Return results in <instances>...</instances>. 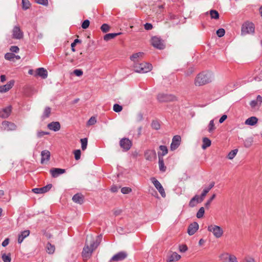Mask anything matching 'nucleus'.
Listing matches in <instances>:
<instances>
[{
  "instance_id": "nucleus-1",
  "label": "nucleus",
  "mask_w": 262,
  "mask_h": 262,
  "mask_svg": "<svg viewBox=\"0 0 262 262\" xmlns=\"http://www.w3.org/2000/svg\"><path fill=\"white\" fill-rule=\"evenodd\" d=\"M102 237V235L97 236L96 238L92 235L87 236L85 246L82 252V256L84 258L88 259L91 257L93 251L100 244Z\"/></svg>"
},
{
  "instance_id": "nucleus-2",
  "label": "nucleus",
  "mask_w": 262,
  "mask_h": 262,
  "mask_svg": "<svg viewBox=\"0 0 262 262\" xmlns=\"http://www.w3.org/2000/svg\"><path fill=\"white\" fill-rule=\"evenodd\" d=\"M212 74L210 72H203L199 74L195 78L194 84L201 86L211 82Z\"/></svg>"
},
{
  "instance_id": "nucleus-3",
  "label": "nucleus",
  "mask_w": 262,
  "mask_h": 262,
  "mask_svg": "<svg viewBox=\"0 0 262 262\" xmlns=\"http://www.w3.org/2000/svg\"><path fill=\"white\" fill-rule=\"evenodd\" d=\"M152 68V65L147 62H136L134 65L135 71L141 73H147L151 70Z\"/></svg>"
},
{
  "instance_id": "nucleus-4",
  "label": "nucleus",
  "mask_w": 262,
  "mask_h": 262,
  "mask_svg": "<svg viewBox=\"0 0 262 262\" xmlns=\"http://www.w3.org/2000/svg\"><path fill=\"white\" fill-rule=\"evenodd\" d=\"M207 229L209 232H212L214 236L217 238L222 237L224 233L223 229L215 225L208 226Z\"/></svg>"
},
{
  "instance_id": "nucleus-5",
  "label": "nucleus",
  "mask_w": 262,
  "mask_h": 262,
  "mask_svg": "<svg viewBox=\"0 0 262 262\" xmlns=\"http://www.w3.org/2000/svg\"><path fill=\"white\" fill-rule=\"evenodd\" d=\"M157 99L161 102H167L177 100V98L174 95L164 93L159 94L157 96Z\"/></svg>"
},
{
  "instance_id": "nucleus-6",
  "label": "nucleus",
  "mask_w": 262,
  "mask_h": 262,
  "mask_svg": "<svg viewBox=\"0 0 262 262\" xmlns=\"http://www.w3.org/2000/svg\"><path fill=\"white\" fill-rule=\"evenodd\" d=\"M254 32V26L253 23L246 22L242 25L241 34L242 35L253 33Z\"/></svg>"
},
{
  "instance_id": "nucleus-7",
  "label": "nucleus",
  "mask_w": 262,
  "mask_h": 262,
  "mask_svg": "<svg viewBox=\"0 0 262 262\" xmlns=\"http://www.w3.org/2000/svg\"><path fill=\"white\" fill-rule=\"evenodd\" d=\"M222 262H237V258L234 255L229 253H224L219 256Z\"/></svg>"
},
{
  "instance_id": "nucleus-8",
  "label": "nucleus",
  "mask_w": 262,
  "mask_h": 262,
  "mask_svg": "<svg viewBox=\"0 0 262 262\" xmlns=\"http://www.w3.org/2000/svg\"><path fill=\"white\" fill-rule=\"evenodd\" d=\"M12 38L16 39H20L24 36V33L18 26H15L12 29Z\"/></svg>"
},
{
  "instance_id": "nucleus-9",
  "label": "nucleus",
  "mask_w": 262,
  "mask_h": 262,
  "mask_svg": "<svg viewBox=\"0 0 262 262\" xmlns=\"http://www.w3.org/2000/svg\"><path fill=\"white\" fill-rule=\"evenodd\" d=\"M127 256V253L124 251H121L115 254L110 260L109 262L119 261L124 260Z\"/></svg>"
},
{
  "instance_id": "nucleus-10",
  "label": "nucleus",
  "mask_w": 262,
  "mask_h": 262,
  "mask_svg": "<svg viewBox=\"0 0 262 262\" xmlns=\"http://www.w3.org/2000/svg\"><path fill=\"white\" fill-rule=\"evenodd\" d=\"M132 143L128 138H122L120 141V145L125 151H128L131 147Z\"/></svg>"
},
{
  "instance_id": "nucleus-11",
  "label": "nucleus",
  "mask_w": 262,
  "mask_h": 262,
  "mask_svg": "<svg viewBox=\"0 0 262 262\" xmlns=\"http://www.w3.org/2000/svg\"><path fill=\"white\" fill-rule=\"evenodd\" d=\"M151 41L152 45L154 47L159 49H163L164 48V45L160 38L154 36L152 37Z\"/></svg>"
},
{
  "instance_id": "nucleus-12",
  "label": "nucleus",
  "mask_w": 262,
  "mask_h": 262,
  "mask_svg": "<svg viewBox=\"0 0 262 262\" xmlns=\"http://www.w3.org/2000/svg\"><path fill=\"white\" fill-rule=\"evenodd\" d=\"M52 185L51 184H48L46 186L41 188H33L32 191L36 194H42L49 191L52 188Z\"/></svg>"
},
{
  "instance_id": "nucleus-13",
  "label": "nucleus",
  "mask_w": 262,
  "mask_h": 262,
  "mask_svg": "<svg viewBox=\"0 0 262 262\" xmlns=\"http://www.w3.org/2000/svg\"><path fill=\"white\" fill-rule=\"evenodd\" d=\"M181 138L179 135L174 136L172 140V142L170 145V149L171 150H174L176 149L180 145Z\"/></svg>"
},
{
  "instance_id": "nucleus-14",
  "label": "nucleus",
  "mask_w": 262,
  "mask_h": 262,
  "mask_svg": "<svg viewBox=\"0 0 262 262\" xmlns=\"http://www.w3.org/2000/svg\"><path fill=\"white\" fill-rule=\"evenodd\" d=\"M144 156L148 161H152L156 158V152L155 150H147L145 151Z\"/></svg>"
},
{
  "instance_id": "nucleus-15",
  "label": "nucleus",
  "mask_w": 262,
  "mask_h": 262,
  "mask_svg": "<svg viewBox=\"0 0 262 262\" xmlns=\"http://www.w3.org/2000/svg\"><path fill=\"white\" fill-rule=\"evenodd\" d=\"M50 172L52 177L57 178L60 174L64 173L66 172V170L59 168H52L50 170Z\"/></svg>"
},
{
  "instance_id": "nucleus-16",
  "label": "nucleus",
  "mask_w": 262,
  "mask_h": 262,
  "mask_svg": "<svg viewBox=\"0 0 262 262\" xmlns=\"http://www.w3.org/2000/svg\"><path fill=\"white\" fill-rule=\"evenodd\" d=\"M199 229V224L196 222H193L189 225L187 230V233L190 235H193Z\"/></svg>"
},
{
  "instance_id": "nucleus-17",
  "label": "nucleus",
  "mask_w": 262,
  "mask_h": 262,
  "mask_svg": "<svg viewBox=\"0 0 262 262\" xmlns=\"http://www.w3.org/2000/svg\"><path fill=\"white\" fill-rule=\"evenodd\" d=\"M2 128L4 130H14L16 128V125L11 122L7 121H4L2 122Z\"/></svg>"
},
{
  "instance_id": "nucleus-18",
  "label": "nucleus",
  "mask_w": 262,
  "mask_h": 262,
  "mask_svg": "<svg viewBox=\"0 0 262 262\" xmlns=\"http://www.w3.org/2000/svg\"><path fill=\"white\" fill-rule=\"evenodd\" d=\"M181 258V256L176 252L168 253L167 255V262H173L178 261Z\"/></svg>"
},
{
  "instance_id": "nucleus-19",
  "label": "nucleus",
  "mask_w": 262,
  "mask_h": 262,
  "mask_svg": "<svg viewBox=\"0 0 262 262\" xmlns=\"http://www.w3.org/2000/svg\"><path fill=\"white\" fill-rule=\"evenodd\" d=\"M12 111L11 106H8L0 111V117L6 118L9 116Z\"/></svg>"
},
{
  "instance_id": "nucleus-20",
  "label": "nucleus",
  "mask_w": 262,
  "mask_h": 262,
  "mask_svg": "<svg viewBox=\"0 0 262 262\" xmlns=\"http://www.w3.org/2000/svg\"><path fill=\"white\" fill-rule=\"evenodd\" d=\"M14 83V80L9 81L6 84L0 86V92L5 93L10 90Z\"/></svg>"
},
{
  "instance_id": "nucleus-21",
  "label": "nucleus",
  "mask_w": 262,
  "mask_h": 262,
  "mask_svg": "<svg viewBox=\"0 0 262 262\" xmlns=\"http://www.w3.org/2000/svg\"><path fill=\"white\" fill-rule=\"evenodd\" d=\"M262 103V97L260 95H258L256 100H252L250 105L252 108H255L256 107H259Z\"/></svg>"
},
{
  "instance_id": "nucleus-22",
  "label": "nucleus",
  "mask_w": 262,
  "mask_h": 262,
  "mask_svg": "<svg viewBox=\"0 0 262 262\" xmlns=\"http://www.w3.org/2000/svg\"><path fill=\"white\" fill-rule=\"evenodd\" d=\"M48 128L54 132L58 131L60 129V124L59 122H52L48 124Z\"/></svg>"
},
{
  "instance_id": "nucleus-23",
  "label": "nucleus",
  "mask_w": 262,
  "mask_h": 262,
  "mask_svg": "<svg viewBox=\"0 0 262 262\" xmlns=\"http://www.w3.org/2000/svg\"><path fill=\"white\" fill-rule=\"evenodd\" d=\"M201 199L198 195H194L190 201L189 206L191 207H193L196 206L198 203L202 202Z\"/></svg>"
},
{
  "instance_id": "nucleus-24",
  "label": "nucleus",
  "mask_w": 262,
  "mask_h": 262,
  "mask_svg": "<svg viewBox=\"0 0 262 262\" xmlns=\"http://www.w3.org/2000/svg\"><path fill=\"white\" fill-rule=\"evenodd\" d=\"M41 163H43V162L45 161H48L50 160V152L48 150H44L41 151Z\"/></svg>"
},
{
  "instance_id": "nucleus-25",
  "label": "nucleus",
  "mask_w": 262,
  "mask_h": 262,
  "mask_svg": "<svg viewBox=\"0 0 262 262\" xmlns=\"http://www.w3.org/2000/svg\"><path fill=\"white\" fill-rule=\"evenodd\" d=\"M36 74L38 76L43 79H46L48 76V72L43 68H39L36 70Z\"/></svg>"
},
{
  "instance_id": "nucleus-26",
  "label": "nucleus",
  "mask_w": 262,
  "mask_h": 262,
  "mask_svg": "<svg viewBox=\"0 0 262 262\" xmlns=\"http://www.w3.org/2000/svg\"><path fill=\"white\" fill-rule=\"evenodd\" d=\"M72 200L76 203L81 204L83 202V196L80 193H77L73 196Z\"/></svg>"
},
{
  "instance_id": "nucleus-27",
  "label": "nucleus",
  "mask_w": 262,
  "mask_h": 262,
  "mask_svg": "<svg viewBox=\"0 0 262 262\" xmlns=\"http://www.w3.org/2000/svg\"><path fill=\"white\" fill-rule=\"evenodd\" d=\"M30 234V231L29 230H25L24 231H22L20 234L18 235V243L19 244H20L23 242V240L25 238L28 236Z\"/></svg>"
},
{
  "instance_id": "nucleus-28",
  "label": "nucleus",
  "mask_w": 262,
  "mask_h": 262,
  "mask_svg": "<svg viewBox=\"0 0 262 262\" xmlns=\"http://www.w3.org/2000/svg\"><path fill=\"white\" fill-rule=\"evenodd\" d=\"M258 122V119L256 117H251L245 121V124L253 126Z\"/></svg>"
},
{
  "instance_id": "nucleus-29",
  "label": "nucleus",
  "mask_w": 262,
  "mask_h": 262,
  "mask_svg": "<svg viewBox=\"0 0 262 262\" xmlns=\"http://www.w3.org/2000/svg\"><path fill=\"white\" fill-rule=\"evenodd\" d=\"M144 53L143 52H138L133 54L130 57V59L133 61L135 63L138 62V59L141 58L143 57Z\"/></svg>"
},
{
  "instance_id": "nucleus-30",
  "label": "nucleus",
  "mask_w": 262,
  "mask_h": 262,
  "mask_svg": "<svg viewBox=\"0 0 262 262\" xmlns=\"http://www.w3.org/2000/svg\"><path fill=\"white\" fill-rule=\"evenodd\" d=\"M159 149L160 151H158V158H159V155L161 157H163L164 156L166 155L168 152V149L166 146L165 145H160L159 146Z\"/></svg>"
},
{
  "instance_id": "nucleus-31",
  "label": "nucleus",
  "mask_w": 262,
  "mask_h": 262,
  "mask_svg": "<svg viewBox=\"0 0 262 262\" xmlns=\"http://www.w3.org/2000/svg\"><path fill=\"white\" fill-rule=\"evenodd\" d=\"M170 19L173 26L178 25L180 22L179 17L178 15L171 14L170 15Z\"/></svg>"
},
{
  "instance_id": "nucleus-32",
  "label": "nucleus",
  "mask_w": 262,
  "mask_h": 262,
  "mask_svg": "<svg viewBox=\"0 0 262 262\" xmlns=\"http://www.w3.org/2000/svg\"><path fill=\"white\" fill-rule=\"evenodd\" d=\"M159 166L161 171L165 172L166 171V167L164 165L163 158L161 157L160 155L159 158Z\"/></svg>"
},
{
  "instance_id": "nucleus-33",
  "label": "nucleus",
  "mask_w": 262,
  "mask_h": 262,
  "mask_svg": "<svg viewBox=\"0 0 262 262\" xmlns=\"http://www.w3.org/2000/svg\"><path fill=\"white\" fill-rule=\"evenodd\" d=\"M121 33H108L106 34L104 36L103 39L105 41H108L113 38H114L115 37L118 36V35L120 34Z\"/></svg>"
},
{
  "instance_id": "nucleus-34",
  "label": "nucleus",
  "mask_w": 262,
  "mask_h": 262,
  "mask_svg": "<svg viewBox=\"0 0 262 262\" xmlns=\"http://www.w3.org/2000/svg\"><path fill=\"white\" fill-rule=\"evenodd\" d=\"M211 144V140L208 138L205 137L203 139V144L202 145V148L203 149H205L207 147L210 146Z\"/></svg>"
},
{
  "instance_id": "nucleus-35",
  "label": "nucleus",
  "mask_w": 262,
  "mask_h": 262,
  "mask_svg": "<svg viewBox=\"0 0 262 262\" xmlns=\"http://www.w3.org/2000/svg\"><path fill=\"white\" fill-rule=\"evenodd\" d=\"M51 109L50 107L47 106L45 107V110L43 111V114L41 116L42 119H45L47 118H48L50 116L51 114Z\"/></svg>"
},
{
  "instance_id": "nucleus-36",
  "label": "nucleus",
  "mask_w": 262,
  "mask_h": 262,
  "mask_svg": "<svg viewBox=\"0 0 262 262\" xmlns=\"http://www.w3.org/2000/svg\"><path fill=\"white\" fill-rule=\"evenodd\" d=\"M209 14L212 19H217L219 18V13L216 10H211L209 11Z\"/></svg>"
},
{
  "instance_id": "nucleus-37",
  "label": "nucleus",
  "mask_w": 262,
  "mask_h": 262,
  "mask_svg": "<svg viewBox=\"0 0 262 262\" xmlns=\"http://www.w3.org/2000/svg\"><path fill=\"white\" fill-rule=\"evenodd\" d=\"M151 181L157 190H159L161 188V187H162L159 181H158L155 178H151Z\"/></svg>"
},
{
  "instance_id": "nucleus-38",
  "label": "nucleus",
  "mask_w": 262,
  "mask_h": 262,
  "mask_svg": "<svg viewBox=\"0 0 262 262\" xmlns=\"http://www.w3.org/2000/svg\"><path fill=\"white\" fill-rule=\"evenodd\" d=\"M80 143L81 144V149L82 150H85L86 149L88 145V138H84L80 139Z\"/></svg>"
},
{
  "instance_id": "nucleus-39",
  "label": "nucleus",
  "mask_w": 262,
  "mask_h": 262,
  "mask_svg": "<svg viewBox=\"0 0 262 262\" xmlns=\"http://www.w3.org/2000/svg\"><path fill=\"white\" fill-rule=\"evenodd\" d=\"M2 259L4 262H11V258L10 253H8V254L5 253L2 254Z\"/></svg>"
},
{
  "instance_id": "nucleus-40",
  "label": "nucleus",
  "mask_w": 262,
  "mask_h": 262,
  "mask_svg": "<svg viewBox=\"0 0 262 262\" xmlns=\"http://www.w3.org/2000/svg\"><path fill=\"white\" fill-rule=\"evenodd\" d=\"M47 252L49 254H53L55 251L54 246L51 245L50 243H48L47 245Z\"/></svg>"
},
{
  "instance_id": "nucleus-41",
  "label": "nucleus",
  "mask_w": 262,
  "mask_h": 262,
  "mask_svg": "<svg viewBox=\"0 0 262 262\" xmlns=\"http://www.w3.org/2000/svg\"><path fill=\"white\" fill-rule=\"evenodd\" d=\"M237 151L238 150L237 149L231 150L228 155V158L230 160L233 159L237 154Z\"/></svg>"
},
{
  "instance_id": "nucleus-42",
  "label": "nucleus",
  "mask_w": 262,
  "mask_h": 262,
  "mask_svg": "<svg viewBox=\"0 0 262 262\" xmlns=\"http://www.w3.org/2000/svg\"><path fill=\"white\" fill-rule=\"evenodd\" d=\"M204 212H205L204 208L203 207H201L196 213V217L198 219L202 218L204 216Z\"/></svg>"
},
{
  "instance_id": "nucleus-43",
  "label": "nucleus",
  "mask_w": 262,
  "mask_h": 262,
  "mask_svg": "<svg viewBox=\"0 0 262 262\" xmlns=\"http://www.w3.org/2000/svg\"><path fill=\"white\" fill-rule=\"evenodd\" d=\"M215 129L213 120H211L208 125V132L212 133Z\"/></svg>"
},
{
  "instance_id": "nucleus-44",
  "label": "nucleus",
  "mask_w": 262,
  "mask_h": 262,
  "mask_svg": "<svg viewBox=\"0 0 262 262\" xmlns=\"http://www.w3.org/2000/svg\"><path fill=\"white\" fill-rule=\"evenodd\" d=\"M23 8L27 10L29 8L31 4L28 0H22Z\"/></svg>"
},
{
  "instance_id": "nucleus-45",
  "label": "nucleus",
  "mask_w": 262,
  "mask_h": 262,
  "mask_svg": "<svg viewBox=\"0 0 262 262\" xmlns=\"http://www.w3.org/2000/svg\"><path fill=\"white\" fill-rule=\"evenodd\" d=\"M210 190L207 188H205L202 192V193H201V195L199 196L200 199H201V201H203L205 197L206 196V194H207V193Z\"/></svg>"
},
{
  "instance_id": "nucleus-46",
  "label": "nucleus",
  "mask_w": 262,
  "mask_h": 262,
  "mask_svg": "<svg viewBox=\"0 0 262 262\" xmlns=\"http://www.w3.org/2000/svg\"><path fill=\"white\" fill-rule=\"evenodd\" d=\"M253 142L252 138H248L244 141V145L246 147H249L251 146Z\"/></svg>"
},
{
  "instance_id": "nucleus-47",
  "label": "nucleus",
  "mask_w": 262,
  "mask_h": 262,
  "mask_svg": "<svg viewBox=\"0 0 262 262\" xmlns=\"http://www.w3.org/2000/svg\"><path fill=\"white\" fill-rule=\"evenodd\" d=\"M110 29V26L106 24H103L101 27V30L104 33H106L109 31Z\"/></svg>"
},
{
  "instance_id": "nucleus-48",
  "label": "nucleus",
  "mask_w": 262,
  "mask_h": 262,
  "mask_svg": "<svg viewBox=\"0 0 262 262\" xmlns=\"http://www.w3.org/2000/svg\"><path fill=\"white\" fill-rule=\"evenodd\" d=\"M75 159L76 160H78L80 159L81 157V151L80 149H76L74 151Z\"/></svg>"
},
{
  "instance_id": "nucleus-49",
  "label": "nucleus",
  "mask_w": 262,
  "mask_h": 262,
  "mask_svg": "<svg viewBox=\"0 0 262 262\" xmlns=\"http://www.w3.org/2000/svg\"><path fill=\"white\" fill-rule=\"evenodd\" d=\"M113 110L117 113L120 112L122 110V106L118 104H115L113 106Z\"/></svg>"
},
{
  "instance_id": "nucleus-50",
  "label": "nucleus",
  "mask_w": 262,
  "mask_h": 262,
  "mask_svg": "<svg viewBox=\"0 0 262 262\" xmlns=\"http://www.w3.org/2000/svg\"><path fill=\"white\" fill-rule=\"evenodd\" d=\"M151 126L154 129L158 130L160 128V124L157 121H154L151 123Z\"/></svg>"
},
{
  "instance_id": "nucleus-51",
  "label": "nucleus",
  "mask_w": 262,
  "mask_h": 262,
  "mask_svg": "<svg viewBox=\"0 0 262 262\" xmlns=\"http://www.w3.org/2000/svg\"><path fill=\"white\" fill-rule=\"evenodd\" d=\"M15 56V54L12 53H7L5 55V59L9 60L13 59Z\"/></svg>"
},
{
  "instance_id": "nucleus-52",
  "label": "nucleus",
  "mask_w": 262,
  "mask_h": 262,
  "mask_svg": "<svg viewBox=\"0 0 262 262\" xmlns=\"http://www.w3.org/2000/svg\"><path fill=\"white\" fill-rule=\"evenodd\" d=\"M96 123V119L95 117H91L87 122L88 125H93Z\"/></svg>"
},
{
  "instance_id": "nucleus-53",
  "label": "nucleus",
  "mask_w": 262,
  "mask_h": 262,
  "mask_svg": "<svg viewBox=\"0 0 262 262\" xmlns=\"http://www.w3.org/2000/svg\"><path fill=\"white\" fill-rule=\"evenodd\" d=\"M225 33V31L224 29L221 28L217 30L216 34L219 37H223Z\"/></svg>"
},
{
  "instance_id": "nucleus-54",
  "label": "nucleus",
  "mask_w": 262,
  "mask_h": 262,
  "mask_svg": "<svg viewBox=\"0 0 262 262\" xmlns=\"http://www.w3.org/2000/svg\"><path fill=\"white\" fill-rule=\"evenodd\" d=\"M121 191L123 194H128L132 191V189L129 187H124L121 188Z\"/></svg>"
},
{
  "instance_id": "nucleus-55",
  "label": "nucleus",
  "mask_w": 262,
  "mask_h": 262,
  "mask_svg": "<svg viewBox=\"0 0 262 262\" xmlns=\"http://www.w3.org/2000/svg\"><path fill=\"white\" fill-rule=\"evenodd\" d=\"M216 196V195L215 194H213L212 196L209 199V200H208L206 203H205V206L207 208H209V207L210 206V204L211 203V202L212 201V200L215 198Z\"/></svg>"
},
{
  "instance_id": "nucleus-56",
  "label": "nucleus",
  "mask_w": 262,
  "mask_h": 262,
  "mask_svg": "<svg viewBox=\"0 0 262 262\" xmlns=\"http://www.w3.org/2000/svg\"><path fill=\"white\" fill-rule=\"evenodd\" d=\"M81 42V40L78 39H75L73 42L71 43V49L73 52L75 51V49L74 48L75 45H76V43Z\"/></svg>"
},
{
  "instance_id": "nucleus-57",
  "label": "nucleus",
  "mask_w": 262,
  "mask_h": 262,
  "mask_svg": "<svg viewBox=\"0 0 262 262\" xmlns=\"http://www.w3.org/2000/svg\"><path fill=\"white\" fill-rule=\"evenodd\" d=\"M90 25V21L88 19H86L83 21L81 27L83 29H86Z\"/></svg>"
},
{
  "instance_id": "nucleus-58",
  "label": "nucleus",
  "mask_w": 262,
  "mask_h": 262,
  "mask_svg": "<svg viewBox=\"0 0 262 262\" xmlns=\"http://www.w3.org/2000/svg\"><path fill=\"white\" fill-rule=\"evenodd\" d=\"M73 73L77 76L80 77L82 75L83 71L80 69H76L73 71Z\"/></svg>"
},
{
  "instance_id": "nucleus-59",
  "label": "nucleus",
  "mask_w": 262,
  "mask_h": 262,
  "mask_svg": "<svg viewBox=\"0 0 262 262\" xmlns=\"http://www.w3.org/2000/svg\"><path fill=\"white\" fill-rule=\"evenodd\" d=\"M187 247L185 245H182L179 246V250L181 252H185L187 250Z\"/></svg>"
},
{
  "instance_id": "nucleus-60",
  "label": "nucleus",
  "mask_w": 262,
  "mask_h": 262,
  "mask_svg": "<svg viewBox=\"0 0 262 262\" xmlns=\"http://www.w3.org/2000/svg\"><path fill=\"white\" fill-rule=\"evenodd\" d=\"M35 2L40 5L47 6L48 4V0H35Z\"/></svg>"
},
{
  "instance_id": "nucleus-61",
  "label": "nucleus",
  "mask_w": 262,
  "mask_h": 262,
  "mask_svg": "<svg viewBox=\"0 0 262 262\" xmlns=\"http://www.w3.org/2000/svg\"><path fill=\"white\" fill-rule=\"evenodd\" d=\"M10 50L13 53H18L19 49L17 46H13L11 47Z\"/></svg>"
},
{
  "instance_id": "nucleus-62",
  "label": "nucleus",
  "mask_w": 262,
  "mask_h": 262,
  "mask_svg": "<svg viewBox=\"0 0 262 262\" xmlns=\"http://www.w3.org/2000/svg\"><path fill=\"white\" fill-rule=\"evenodd\" d=\"M49 134V133H48V132L40 131L37 133V135L38 138H41L45 135H47Z\"/></svg>"
},
{
  "instance_id": "nucleus-63",
  "label": "nucleus",
  "mask_w": 262,
  "mask_h": 262,
  "mask_svg": "<svg viewBox=\"0 0 262 262\" xmlns=\"http://www.w3.org/2000/svg\"><path fill=\"white\" fill-rule=\"evenodd\" d=\"M243 262H255V260L254 259V258H253L252 257H249V256H247L244 258Z\"/></svg>"
},
{
  "instance_id": "nucleus-64",
  "label": "nucleus",
  "mask_w": 262,
  "mask_h": 262,
  "mask_svg": "<svg viewBox=\"0 0 262 262\" xmlns=\"http://www.w3.org/2000/svg\"><path fill=\"white\" fill-rule=\"evenodd\" d=\"M158 190L163 198H165L166 196V193L163 186Z\"/></svg>"
}]
</instances>
